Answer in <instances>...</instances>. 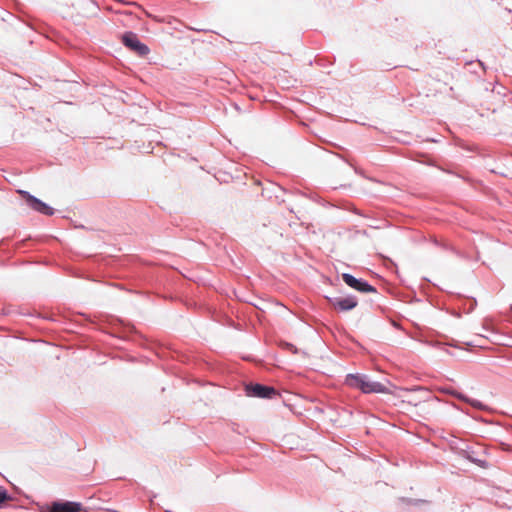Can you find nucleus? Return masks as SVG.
<instances>
[{
    "label": "nucleus",
    "mask_w": 512,
    "mask_h": 512,
    "mask_svg": "<svg viewBox=\"0 0 512 512\" xmlns=\"http://www.w3.org/2000/svg\"><path fill=\"white\" fill-rule=\"evenodd\" d=\"M346 383L350 387L360 389L364 393H387L389 391L383 384L371 381L365 375L350 374L346 377Z\"/></svg>",
    "instance_id": "1"
},
{
    "label": "nucleus",
    "mask_w": 512,
    "mask_h": 512,
    "mask_svg": "<svg viewBox=\"0 0 512 512\" xmlns=\"http://www.w3.org/2000/svg\"><path fill=\"white\" fill-rule=\"evenodd\" d=\"M328 300L336 310L342 312L352 310L358 304V300L352 295L328 298Z\"/></svg>",
    "instance_id": "2"
},
{
    "label": "nucleus",
    "mask_w": 512,
    "mask_h": 512,
    "mask_svg": "<svg viewBox=\"0 0 512 512\" xmlns=\"http://www.w3.org/2000/svg\"><path fill=\"white\" fill-rule=\"evenodd\" d=\"M19 193L25 197L28 206L30 208H32L33 210H35L39 213H42L44 215H52L54 213V211L51 207H49L47 204H45L41 200L30 195L28 192L19 191Z\"/></svg>",
    "instance_id": "3"
},
{
    "label": "nucleus",
    "mask_w": 512,
    "mask_h": 512,
    "mask_svg": "<svg viewBox=\"0 0 512 512\" xmlns=\"http://www.w3.org/2000/svg\"><path fill=\"white\" fill-rule=\"evenodd\" d=\"M123 42L127 47L134 50L135 52H137L140 55H146L149 51L147 46L142 44L139 41L138 37L133 33H126L123 36Z\"/></svg>",
    "instance_id": "4"
},
{
    "label": "nucleus",
    "mask_w": 512,
    "mask_h": 512,
    "mask_svg": "<svg viewBox=\"0 0 512 512\" xmlns=\"http://www.w3.org/2000/svg\"><path fill=\"white\" fill-rule=\"evenodd\" d=\"M342 279L349 287H351L357 291H360V292L374 291L373 287L370 286L367 282L359 280L348 273H344L342 275Z\"/></svg>",
    "instance_id": "5"
},
{
    "label": "nucleus",
    "mask_w": 512,
    "mask_h": 512,
    "mask_svg": "<svg viewBox=\"0 0 512 512\" xmlns=\"http://www.w3.org/2000/svg\"><path fill=\"white\" fill-rule=\"evenodd\" d=\"M81 505L76 502H55L52 504L50 512H79Z\"/></svg>",
    "instance_id": "6"
},
{
    "label": "nucleus",
    "mask_w": 512,
    "mask_h": 512,
    "mask_svg": "<svg viewBox=\"0 0 512 512\" xmlns=\"http://www.w3.org/2000/svg\"><path fill=\"white\" fill-rule=\"evenodd\" d=\"M249 393L256 397L270 398L272 395H275L276 392L272 387L256 384L250 387Z\"/></svg>",
    "instance_id": "7"
},
{
    "label": "nucleus",
    "mask_w": 512,
    "mask_h": 512,
    "mask_svg": "<svg viewBox=\"0 0 512 512\" xmlns=\"http://www.w3.org/2000/svg\"><path fill=\"white\" fill-rule=\"evenodd\" d=\"M473 406H478V402H472Z\"/></svg>",
    "instance_id": "8"
}]
</instances>
